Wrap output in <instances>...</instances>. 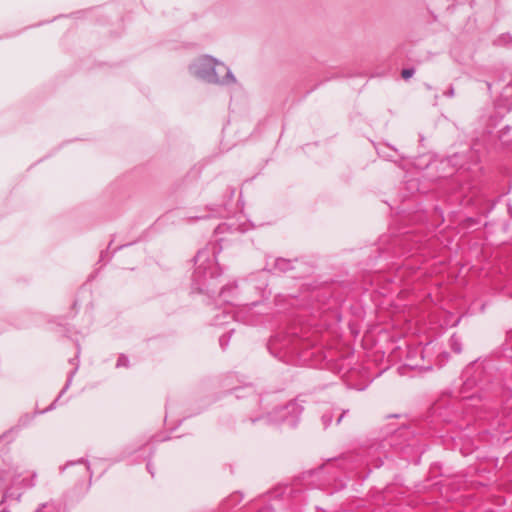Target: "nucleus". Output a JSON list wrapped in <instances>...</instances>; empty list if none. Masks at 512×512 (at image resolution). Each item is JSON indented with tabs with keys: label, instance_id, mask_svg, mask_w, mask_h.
I'll use <instances>...</instances> for the list:
<instances>
[{
	"label": "nucleus",
	"instance_id": "nucleus-1",
	"mask_svg": "<svg viewBox=\"0 0 512 512\" xmlns=\"http://www.w3.org/2000/svg\"><path fill=\"white\" fill-rule=\"evenodd\" d=\"M199 69L208 78L218 77L219 74L226 72L225 66L211 57L202 58L199 61Z\"/></svg>",
	"mask_w": 512,
	"mask_h": 512
},
{
	"label": "nucleus",
	"instance_id": "nucleus-2",
	"mask_svg": "<svg viewBox=\"0 0 512 512\" xmlns=\"http://www.w3.org/2000/svg\"><path fill=\"white\" fill-rule=\"evenodd\" d=\"M414 74V70L413 69H404L402 70V77L404 79H409L410 77H412Z\"/></svg>",
	"mask_w": 512,
	"mask_h": 512
}]
</instances>
